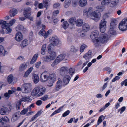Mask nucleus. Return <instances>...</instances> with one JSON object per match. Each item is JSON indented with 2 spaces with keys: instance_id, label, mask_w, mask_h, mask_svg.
<instances>
[{
  "instance_id": "1",
  "label": "nucleus",
  "mask_w": 127,
  "mask_h": 127,
  "mask_svg": "<svg viewBox=\"0 0 127 127\" xmlns=\"http://www.w3.org/2000/svg\"><path fill=\"white\" fill-rule=\"evenodd\" d=\"M84 15H86L87 16L95 21H98L101 17V14L97 10L93 11V9L91 7L89 8L88 11L84 10L83 11Z\"/></svg>"
},
{
  "instance_id": "2",
  "label": "nucleus",
  "mask_w": 127,
  "mask_h": 127,
  "mask_svg": "<svg viewBox=\"0 0 127 127\" xmlns=\"http://www.w3.org/2000/svg\"><path fill=\"white\" fill-rule=\"evenodd\" d=\"M109 38L107 34L102 33L100 35L98 38L93 41L94 45L96 47H99L101 45V43L106 42Z\"/></svg>"
},
{
  "instance_id": "3",
  "label": "nucleus",
  "mask_w": 127,
  "mask_h": 127,
  "mask_svg": "<svg viewBox=\"0 0 127 127\" xmlns=\"http://www.w3.org/2000/svg\"><path fill=\"white\" fill-rule=\"evenodd\" d=\"M46 90L44 87L40 88L38 86L35 87L32 91L31 95L36 97L41 96L45 93Z\"/></svg>"
},
{
  "instance_id": "4",
  "label": "nucleus",
  "mask_w": 127,
  "mask_h": 127,
  "mask_svg": "<svg viewBox=\"0 0 127 127\" xmlns=\"http://www.w3.org/2000/svg\"><path fill=\"white\" fill-rule=\"evenodd\" d=\"M48 53L49 54L48 56H46L42 58V60L43 61L47 62L53 60L55 59L57 56L56 53L53 51H49Z\"/></svg>"
},
{
  "instance_id": "5",
  "label": "nucleus",
  "mask_w": 127,
  "mask_h": 127,
  "mask_svg": "<svg viewBox=\"0 0 127 127\" xmlns=\"http://www.w3.org/2000/svg\"><path fill=\"white\" fill-rule=\"evenodd\" d=\"M22 86L21 88L20 87H18L17 89L14 87H12L10 90H9L7 92L5 93L4 94V96L6 99H8L10 96V95L13 94L16 91V90L17 91H21L23 93L22 91Z\"/></svg>"
},
{
  "instance_id": "6",
  "label": "nucleus",
  "mask_w": 127,
  "mask_h": 127,
  "mask_svg": "<svg viewBox=\"0 0 127 127\" xmlns=\"http://www.w3.org/2000/svg\"><path fill=\"white\" fill-rule=\"evenodd\" d=\"M11 108V106L10 105L2 106L0 110L1 115H8L10 112Z\"/></svg>"
},
{
  "instance_id": "7",
  "label": "nucleus",
  "mask_w": 127,
  "mask_h": 127,
  "mask_svg": "<svg viewBox=\"0 0 127 127\" xmlns=\"http://www.w3.org/2000/svg\"><path fill=\"white\" fill-rule=\"evenodd\" d=\"M119 29L122 31H125L127 29V18H125L119 23Z\"/></svg>"
},
{
  "instance_id": "8",
  "label": "nucleus",
  "mask_w": 127,
  "mask_h": 127,
  "mask_svg": "<svg viewBox=\"0 0 127 127\" xmlns=\"http://www.w3.org/2000/svg\"><path fill=\"white\" fill-rule=\"evenodd\" d=\"M51 43L53 46L58 45L61 44V42L59 39L56 36H53L50 38Z\"/></svg>"
},
{
  "instance_id": "9",
  "label": "nucleus",
  "mask_w": 127,
  "mask_h": 127,
  "mask_svg": "<svg viewBox=\"0 0 127 127\" xmlns=\"http://www.w3.org/2000/svg\"><path fill=\"white\" fill-rule=\"evenodd\" d=\"M49 75L48 72L46 71L43 72L40 76L41 81L42 82L46 81L49 79Z\"/></svg>"
},
{
  "instance_id": "10",
  "label": "nucleus",
  "mask_w": 127,
  "mask_h": 127,
  "mask_svg": "<svg viewBox=\"0 0 127 127\" xmlns=\"http://www.w3.org/2000/svg\"><path fill=\"white\" fill-rule=\"evenodd\" d=\"M22 86L23 93H27L32 88V85L31 83H28L24 84Z\"/></svg>"
},
{
  "instance_id": "11",
  "label": "nucleus",
  "mask_w": 127,
  "mask_h": 127,
  "mask_svg": "<svg viewBox=\"0 0 127 127\" xmlns=\"http://www.w3.org/2000/svg\"><path fill=\"white\" fill-rule=\"evenodd\" d=\"M117 25V23L113 21L111 23L110 25V29L108 32L109 35H112L115 34L116 32L115 28Z\"/></svg>"
},
{
  "instance_id": "12",
  "label": "nucleus",
  "mask_w": 127,
  "mask_h": 127,
  "mask_svg": "<svg viewBox=\"0 0 127 127\" xmlns=\"http://www.w3.org/2000/svg\"><path fill=\"white\" fill-rule=\"evenodd\" d=\"M32 13L31 8L29 7H27L24 9L23 15L26 18H28L30 16Z\"/></svg>"
},
{
  "instance_id": "13",
  "label": "nucleus",
  "mask_w": 127,
  "mask_h": 127,
  "mask_svg": "<svg viewBox=\"0 0 127 127\" xmlns=\"http://www.w3.org/2000/svg\"><path fill=\"white\" fill-rule=\"evenodd\" d=\"M51 31V30H49L47 32H46L44 30L42 29L39 32V35H40L44 36V38H45L50 34Z\"/></svg>"
},
{
  "instance_id": "14",
  "label": "nucleus",
  "mask_w": 127,
  "mask_h": 127,
  "mask_svg": "<svg viewBox=\"0 0 127 127\" xmlns=\"http://www.w3.org/2000/svg\"><path fill=\"white\" fill-rule=\"evenodd\" d=\"M8 52L6 49L2 45H0V56H4L7 55Z\"/></svg>"
},
{
  "instance_id": "15",
  "label": "nucleus",
  "mask_w": 127,
  "mask_h": 127,
  "mask_svg": "<svg viewBox=\"0 0 127 127\" xmlns=\"http://www.w3.org/2000/svg\"><path fill=\"white\" fill-rule=\"evenodd\" d=\"M9 122V120L7 116H4L0 118V124L1 125L5 124Z\"/></svg>"
},
{
  "instance_id": "16",
  "label": "nucleus",
  "mask_w": 127,
  "mask_h": 127,
  "mask_svg": "<svg viewBox=\"0 0 127 127\" xmlns=\"http://www.w3.org/2000/svg\"><path fill=\"white\" fill-rule=\"evenodd\" d=\"M20 112H17L15 113L12 116L11 119V121L14 122L16 121L20 117Z\"/></svg>"
},
{
  "instance_id": "17",
  "label": "nucleus",
  "mask_w": 127,
  "mask_h": 127,
  "mask_svg": "<svg viewBox=\"0 0 127 127\" xmlns=\"http://www.w3.org/2000/svg\"><path fill=\"white\" fill-rule=\"evenodd\" d=\"M63 86L62 81L60 80H58L56 84L55 90V91H59L62 88Z\"/></svg>"
},
{
  "instance_id": "18",
  "label": "nucleus",
  "mask_w": 127,
  "mask_h": 127,
  "mask_svg": "<svg viewBox=\"0 0 127 127\" xmlns=\"http://www.w3.org/2000/svg\"><path fill=\"white\" fill-rule=\"evenodd\" d=\"M99 34V32L97 30H95L92 32L91 35V37L92 40V42L94 40L97 39Z\"/></svg>"
},
{
  "instance_id": "19",
  "label": "nucleus",
  "mask_w": 127,
  "mask_h": 127,
  "mask_svg": "<svg viewBox=\"0 0 127 127\" xmlns=\"http://www.w3.org/2000/svg\"><path fill=\"white\" fill-rule=\"evenodd\" d=\"M14 38L15 40L18 42L21 41L23 39L22 34L20 32H17L15 35Z\"/></svg>"
},
{
  "instance_id": "20",
  "label": "nucleus",
  "mask_w": 127,
  "mask_h": 127,
  "mask_svg": "<svg viewBox=\"0 0 127 127\" xmlns=\"http://www.w3.org/2000/svg\"><path fill=\"white\" fill-rule=\"evenodd\" d=\"M70 79L71 78L69 75H65L63 79V86H64L67 85L69 83Z\"/></svg>"
},
{
  "instance_id": "21",
  "label": "nucleus",
  "mask_w": 127,
  "mask_h": 127,
  "mask_svg": "<svg viewBox=\"0 0 127 127\" xmlns=\"http://www.w3.org/2000/svg\"><path fill=\"white\" fill-rule=\"evenodd\" d=\"M18 12V10L16 9L12 8L9 11V15L11 17H13L17 14Z\"/></svg>"
},
{
  "instance_id": "22",
  "label": "nucleus",
  "mask_w": 127,
  "mask_h": 127,
  "mask_svg": "<svg viewBox=\"0 0 127 127\" xmlns=\"http://www.w3.org/2000/svg\"><path fill=\"white\" fill-rule=\"evenodd\" d=\"M93 54L91 50H89L87 53L85 54L83 57V58L86 60H88L92 58Z\"/></svg>"
},
{
  "instance_id": "23",
  "label": "nucleus",
  "mask_w": 127,
  "mask_h": 127,
  "mask_svg": "<svg viewBox=\"0 0 127 127\" xmlns=\"http://www.w3.org/2000/svg\"><path fill=\"white\" fill-rule=\"evenodd\" d=\"M66 55L65 54H61L59 55L56 59L60 63L63 60H66Z\"/></svg>"
},
{
  "instance_id": "24",
  "label": "nucleus",
  "mask_w": 127,
  "mask_h": 127,
  "mask_svg": "<svg viewBox=\"0 0 127 127\" xmlns=\"http://www.w3.org/2000/svg\"><path fill=\"white\" fill-rule=\"evenodd\" d=\"M67 68L65 66H63L58 69L59 71V73L61 75H63L64 73V72L67 71Z\"/></svg>"
},
{
  "instance_id": "25",
  "label": "nucleus",
  "mask_w": 127,
  "mask_h": 127,
  "mask_svg": "<svg viewBox=\"0 0 127 127\" xmlns=\"http://www.w3.org/2000/svg\"><path fill=\"white\" fill-rule=\"evenodd\" d=\"M32 79L33 82L35 84L37 83L39 81V78L38 75L34 74L32 75Z\"/></svg>"
},
{
  "instance_id": "26",
  "label": "nucleus",
  "mask_w": 127,
  "mask_h": 127,
  "mask_svg": "<svg viewBox=\"0 0 127 127\" xmlns=\"http://www.w3.org/2000/svg\"><path fill=\"white\" fill-rule=\"evenodd\" d=\"M0 25L1 26V27L2 29H4L9 25V24L8 23H7V22L6 21L3 20H0Z\"/></svg>"
},
{
  "instance_id": "27",
  "label": "nucleus",
  "mask_w": 127,
  "mask_h": 127,
  "mask_svg": "<svg viewBox=\"0 0 127 127\" xmlns=\"http://www.w3.org/2000/svg\"><path fill=\"white\" fill-rule=\"evenodd\" d=\"M16 30L17 31H24L26 30V29L23 25H19L16 28Z\"/></svg>"
},
{
  "instance_id": "28",
  "label": "nucleus",
  "mask_w": 127,
  "mask_h": 127,
  "mask_svg": "<svg viewBox=\"0 0 127 127\" xmlns=\"http://www.w3.org/2000/svg\"><path fill=\"white\" fill-rule=\"evenodd\" d=\"M20 100L22 102V101H25V102H30L31 101L32 99L31 98V97L30 96H24L22 97V98Z\"/></svg>"
},
{
  "instance_id": "29",
  "label": "nucleus",
  "mask_w": 127,
  "mask_h": 127,
  "mask_svg": "<svg viewBox=\"0 0 127 127\" xmlns=\"http://www.w3.org/2000/svg\"><path fill=\"white\" fill-rule=\"evenodd\" d=\"M27 66L26 64L23 63L21 64L19 67L20 71H22L25 70L27 68Z\"/></svg>"
},
{
  "instance_id": "30",
  "label": "nucleus",
  "mask_w": 127,
  "mask_h": 127,
  "mask_svg": "<svg viewBox=\"0 0 127 127\" xmlns=\"http://www.w3.org/2000/svg\"><path fill=\"white\" fill-rule=\"evenodd\" d=\"M28 44V41L27 39H25L22 41L20 44V46L22 48H23L27 46Z\"/></svg>"
},
{
  "instance_id": "31",
  "label": "nucleus",
  "mask_w": 127,
  "mask_h": 127,
  "mask_svg": "<svg viewBox=\"0 0 127 127\" xmlns=\"http://www.w3.org/2000/svg\"><path fill=\"white\" fill-rule=\"evenodd\" d=\"M38 56V54L34 55L30 61V64H33L35 63L36 61Z\"/></svg>"
},
{
  "instance_id": "32",
  "label": "nucleus",
  "mask_w": 127,
  "mask_h": 127,
  "mask_svg": "<svg viewBox=\"0 0 127 127\" xmlns=\"http://www.w3.org/2000/svg\"><path fill=\"white\" fill-rule=\"evenodd\" d=\"M90 29V26L87 23L84 24L83 26V30L85 32L88 31Z\"/></svg>"
},
{
  "instance_id": "33",
  "label": "nucleus",
  "mask_w": 127,
  "mask_h": 127,
  "mask_svg": "<svg viewBox=\"0 0 127 127\" xmlns=\"http://www.w3.org/2000/svg\"><path fill=\"white\" fill-rule=\"evenodd\" d=\"M87 0H80L79 2V5L81 7H84L87 5Z\"/></svg>"
},
{
  "instance_id": "34",
  "label": "nucleus",
  "mask_w": 127,
  "mask_h": 127,
  "mask_svg": "<svg viewBox=\"0 0 127 127\" xmlns=\"http://www.w3.org/2000/svg\"><path fill=\"white\" fill-rule=\"evenodd\" d=\"M112 0H103L101 4L102 5L108 6Z\"/></svg>"
},
{
  "instance_id": "35",
  "label": "nucleus",
  "mask_w": 127,
  "mask_h": 127,
  "mask_svg": "<svg viewBox=\"0 0 127 127\" xmlns=\"http://www.w3.org/2000/svg\"><path fill=\"white\" fill-rule=\"evenodd\" d=\"M83 23V20L80 19H78L76 21V25L78 27H80L82 26Z\"/></svg>"
},
{
  "instance_id": "36",
  "label": "nucleus",
  "mask_w": 127,
  "mask_h": 127,
  "mask_svg": "<svg viewBox=\"0 0 127 127\" xmlns=\"http://www.w3.org/2000/svg\"><path fill=\"white\" fill-rule=\"evenodd\" d=\"M119 2L118 0H114L111 1V4L110 6L111 7H113L116 6L118 4Z\"/></svg>"
},
{
  "instance_id": "37",
  "label": "nucleus",
  "mask_w": 127,
  "mask_h": 127,
  "mask_svg": "<svg viewBox=\"0 0 127 127\" xmlns=\"http://www.w3.org/2000/svg\"><path fill=\"white\" fill-rule=\"evenodd\" d=\"M56 76L55 74L53 73L50 74L49 79L51 81H52V83H54L56 80Z\"/></svg>"
},
{
  "instance_id": "38",
  "label": "nucleus",
  "mask_w": 127,
  "mask_h": 127,
  "mask_svg": "<svg viewBox=\"0 0 127 127\" xmlns=\"http://www.w3.org/2000/svg\"><path fill=\"white\" fill-rule=\"evenodd\" d=\"M14 79V77L13 75L10 74L8 75L7 78V80L9 84H10L12 82Z\"/></svg>"
},
{
  "instance_id": "39",
  "label": "nucleus",
  "mask_w": 127,
  "mask_h": 127,
  "mask_svg": "<svg viewBox=\"0 0 127 127\" xmlns=\"http://www.w3.org/2000/svg\"><path fill=\"white\" fill-rule=\"evenodd\" d=\"M64 107V106L60 107L58 109L55 110L54 112L51 115V116H53L54 115L56 114L57 113H60L62 110L63 108Z\"/></svg>"
},
{
  "instance_id": "40",
  "label": "nucleus",
  "mask_w": 127,
  "mask_h": 127,
  "mask_svg": "<svg viewBox=\"0 0 127 127\" xmlns=\"http://www.w3.org/2000/svg\"><path fill=\"white\" fill-rule=\"evenodd\" d=\"M76 20L75 18H70L68 22L72 25H74L76 24Z\"/></svg>"
},
{
  "instance_id": "41",
  "label": "nucleus",
  "mask_w": 127,
  "mask_h": 127,
  "mask_svg": "<svg viewBox=\"0 0 127 127\" xmlns=\"http://www.w3.org/2000/svg\"><path fill=\"white\" fill-rule=\"evenodd\" d=\"M105 118V117L103 115H101L100 116L97 121V125H99V124L101 123L104 120Z\"/></svg>"
},
{
  "instance_id": "42",
  "label": "nucleus",
  "mask_w": 127,
  "mask_h": 127,
  "mask_svg": "<svg viewBox=\"0 0 127 127\" xmlns=\"http://www.w3.org/2000/svg\"><path fill=\"white\" fill-rule=\"evenodd\" d=\"M96 8L98 11L102 12L105 9V7L104 6H97L96 7Z\"/></svg>"
},
{
  "instance_id": "43",
  "label": "nucleus",
  "mask_w": 127,
  "mask_h": 127,
  "mask_svg": "<svg viewBox=\"0 0 127 127\" xmlns=\"http://www.w3.org/2000/svg\"><path fill=\"white\" fill-rule=\"evenodd\" d=\"M87 47V46L84 44H82L81 45L80 48V51L81 53L83 52L85 49Z\"/></svg>"
},
{
  "instance_id": "44",
  "label": "nucleus",
  "mask_w": 127,
  "mask_h": 127,
  "mask_svg": "<svg viewBox=\"0 0 127 127\" xmlns=\"http://www.w3.org/2000/svg\"><path fill=\"white\" fill-rule=\"evenodd\" d=\"M62 26V27L64 29H65L68 27L69 24L67 21H65L63 22Z\"/></svg>"
},
{
  "instance_id": "45",
  "label": "nucleus",
  "mask_w": 127,
  "mask_h": 127,
  "mask_svg": "<svg viewBox=\"0 0 127 127\" xmlns=\"http://www.w3.org/2000/svg\"><path fill=\"white\" fill-rule=\"evenodd\" d=\"M107 21L104 19H102L100 21L99 23V26H106Z\"/></svg>"
},
{
  "instance_id": "46",
  "label": "nucleus",
  "mask_w": 127,
  "mask_h": 127,
  "mask_svg": "<svg viewBox=\"0 0 127 127\" xmlns=\"http://www.w3.org/2000/svg\"><path fill=\"white\" fill-rule=\"evenodd\" d=\"M75 70L74 68H71L69 70L68 73L70 75H72L75 73Z\"/></svg>"
},
{
  "instance_id": "47",
  "label": "nucleus",
  "mask_w": 127,
  "mask_h": 127,
  "mask_svg": "<svg viewBox=\"0 0 127 127\" xmlns=\"http://www.w3.org/2000/svg\"><path fill=\"white\" fill-rule=\"evenodd\" d=\"M10 27V26L9 25L8 26L5 28L6 29V32L7 33H9L11 32L12 31V29Z\"/></svg>"
},
{
  "instance_id": "48",
  "label": "nucleus",
  "mask_w": 127,
  "mask_h": 127,
  "mask_svg": "<svg viewBox=\"0 0 127 127\" xmlns=\"http://www.w3.org/2000/svg\"><path fill=\"white\" fill-rule=\"evenodd\" d=\"M106 28V26H99V28L100 32L102 33H104Z\"/></svg>"
},
{
  "instance_id": "49",
  "label": "nucleus",
  "mask_w": 127,
  "mask_h": 127,
  "mask_svg": "<svg viewBox=\"0 0 127 127\" xmlns=\"http://www.w3.org/2000/svg\"><path fill=\"white\" fill-rule=\"evenodd\" d=\"M21 102V101L20 100L17 103L16 107V109L17 110H19L20 109V106Z\"/></svg>"
},
{
  "instance_id": "50",
  "label": "nucleus",
  "mask_w": 127,
  "mask_h": 127,
  "mask_svg": "<svg viewBox=\"0 0 127 127\" xmlns=\"http://www.w3.org/2000/svg\"><path fill=\"white\" fill-rule=\"evenodd\" d=\"M16 20L14 18L12 19L8 23L10 26H12L16 22Z\"/></svg>"
},
{
  "instance_id": "51",
  "label": "nucleus",
  "mask_w": 127,
  "mask_h": 127,
  "mask_svg": "<svg viewBox=\"0 0 127 127\" xmlns=\"http://www.w3.org/2000/svg\"><path fill=\"white\" fill-rule=\"evenodd\" d=\"M28 111V109H27V108H25L20 112V115L21 114L22 115H25L27 113Z\"/></svg>"
},
{
  "instance_id": "52",
  "label": "nucleus",
  "mask_w": 127,
  "mask_h": 127,
  "mask_svg": "<svg viewBox=\"0 0 127 127\" xmlns=\"http://www.w3.org/2000/svg\"><path fill=\"white\" fill-rule=\"evenodd\" d=\"M70 50L71 52H76L78 50V49L76 48L74 46H71L70 47Z\"/></svg>"
},
{
  "instance_id": "53",
  "label": "nucleus",
  "mask_w": 127,
  "mask_h": 127,
  "mask_svg": "<svg viewBox=\"0 0 127 127\" xmlns=\"http://www.w3.org/2000/svg\"><path fill=\"white\" fill-rule=\"evenodd\" d=\"M43 3L45 7L50 5L48 3V0H43Z\"/></svg>"
},
{
  "instance_id": "54",
  "label": "nucleus",
  "mask_w": 127,
  "mask_h": 127,
  "mask_svg": "<svg viewBox=\"0 0 127 127\" xmlns=\"http://www.w3.org/2000/svg\"><path fill=\"white\" fill-rule=\"evenodd\" d=\"M70 111L69 110H67L62 115L63 117H65L68 115L70 113Z\"/></svg>"
},
{
  "instance_id": "55",
  "label": "nucleus",
  "mask_w": 127,
  "mask_h": 127,
  "mask_svg": "<svg viewBox=\"0 0 127 127\" xmlns=\"http://www.w3.org/2000/svg\"><path fill=\"white\" fill-rule=\"evenodd\" d=\"M59 63L58 61L56 59L51 64V65L52 67H54Z\"/></svg>"
},
{
  "instance_id": "56",
  "label": "nucleus",
  "mask_w": 127,
  "mask_h": 127,
  "mask_svg": "<svg viewBox=\"0 0 127 127\" xmlns=\"http://www.w3.org/2000/svg\"><path fill=\"white\" fill-rule=\"evenodd\" d=\"M53 46V45L51 43L48 45L47 47L48 49V52L49 51L50 52L52 51L51 50Z\"/></svg>"
},
{
  "instance_id": "57",
  "label": "nucleus",
  "mask_w": 127,
  "mask_h": 127,
  "mask_svg": "<svg viewBox=\"0 0 127 127\" xmlns=\"http://www.w3.org/2000/svg\"><path fill=\"white\" fill-rule=\"evenodd\" d=\"M108 17L109 14L107 13H105L104 14L103 16L102 19H104L105 20H106Z\"/></svg>"
},
{
  "instance_id": "58",
  "label": "nucleus",
  "mask_w": 127,
  "mask_h": 127,
  "mask_svg": "<svg viewBox=\"0 0 127 127\" xmlns=\"http://www.w3.org/2000/svg\"><path fill=\"white\" fill-rule=\"evenodd\" d=\"M126 108L125 106H123L120 109H119L118 110L119 111L120 110V113L122 114L125 110Z\"/></svg>"
},
{
  "instance_id": "59",
  "label": "nucleus",
  "mask_w": 127,
  "mask_h": 127,
  "mask_svg": "<svg viewBox=\"0 0 127 127\" xmlns=\"http://www.w3.org/2000/svg\"><path fill=\"white\" fill-rule=\"evenodd\" d=\"M48 98V96L45 95L44 96L41 97L40 99L43 101H45Z\"/></svg>"
},
{
  "instance_id": "60",
  "label": "nucleus",
  "mask_w": 127,
  "mask_h": 127,
  "mask_svg": "<svg viewBox=\"0 0 127 127\" xmlns=\"http://www.w3.org/2000/svg\"><path fill=\"white\" fill-rule=\"evenodd\" d=\"M41 64V62L39 61L38 62L36 63L35 64V66L37 68H39V66Z\"/></svg>"
},
{
  "instance_id": "61",
  "label": "nucleus",
  "mask_w": 127,
  "mask_h": 127,
  "mask_svg": "<svg viewBox=\"0 0 127 127\" xmlns=\"http://www.w3.org/2000/svg\"><path fill=\"white\" fill-rule=\"evenodd\" d=\"M120 78V77L116 76L112 80V82H115L116 81L119 80Z\"/></svg>"
},
{
  "instance_id": "62",
  "label": "nucleus",
  "mask_w": 127,
  "mask_h": 127,
  "mask_svg": "<svg viewBox=\"0 0 127 127\" xmlns=\"http://www.w3.org/2000/svg\"><path fill=\"white\" fill-rule=\"evenodd\" d=\"M124 84L125 86L127 85V79H126L123 81L121 83V85L122 86Z\"/></svg>"
},
{
  "instance_id": "63",
  "label": "nucleus",
  "mask_w": 127,
  "mask_h": 127,
  "mask_svg": "<svg viewBox=\"0 0 127 127\" xmlns=\"http://www.w3.org/2000/svg\"><path fill=\"white\" fill-rule=\"evenodd\" d=\"M34 104L32 103L30 105L29 107H28V108H27V109H28V110H30L32 108H33L34 107Z\"/></svg>"
},
{
  "instance_id": "64",
  "label": "nucleus",
  "mask_w": 127,
  "mask_h": 127,
  "mask_svg": "<svg viewBox=\"0 0 127 127\" xmlns=\"http://www.w3.org/2000/svg\"><path fill=\"white\" fill-rule=\"evenodd\" d=\"M42 103V101L40 100H39L37 101L36 102V104L38 106L40 105Z\"/></svg>"
}]
</instances>
